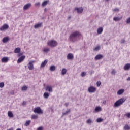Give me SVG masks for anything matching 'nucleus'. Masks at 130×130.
<instances>
[{
  "label": "nucleus",
  "instance_id": "34",
  "mask_svg": "<svg viewBox=\"0 0 130 130\" xmlns=\"http://www.w3.org/2000/svg\"><path fill=\"white\" fill-rule=\"evenodd\" d=\"M44 52H45V53H47V52H49L50 51V49L49 48H45L43 50Z\"/></svg>",
  "mask_w": 130,
  "mask_h": 130
},
{
  "label": "nucleus",
  "instance_id": "44",
  "mask_svg": "<svg viewBox=\"0 0 130 130\" xmlns=\"http://www.w3.org/2000/svg\"><path fill=\"white\" fill-rule=\"evenodd\" d=\"M126 23L127 24H130V17H129L126 21Z\"/></svg>",
  "mask_w": 130,
  "mask_h": 130
},
{
  "label": "nucleus",
  "instance_id": "27",
  "mask_svg": "<svg viewBox=\"0 0 130 130\" xmlns=\"http://www.w3.org/2000/svg\"><path fill=\"white\" fill-rule=\"evenodd\" d=\"M102 110V109L100 107H96L95 108V112H99L100 111H101Z\"/></svg>",
  "mask_w": 130,
  "mask_h": 130
},
{
  "label": "nucleus",
  "instance_id": "22",
  "mask_svg": "<svg viewBox=\"0 0 130 130\" xmlns=\"http://www.w3.org/2000/svg\"><path fill=\"white\" fill-rule=\"evenodd\" d=\"M55 69L56 67L54 65L51 66L50 67V71H51V72H54V71H55Z\"/></svg>",
  "mask_w": 130,
  "mask_h": 130
},
{
  "label": "nucleus",
  "instance_id": "11",
  "mask_svg": "<svg viewBox=\"0 0 130 130\" xmlns=\"http://www.w3.org/2000/svg\"><path fill=\"white\" fill-rule=\"evenodd\" d=\"M75 11H77V13H78V14H82V13H83V12L84 11V9L82 7L76 8H75Z\"/></svg>",
  "mask_w": 130,
  "mask_h": 130
},
{
  "label": "nucleus",
  "instance_id": "47",
  "mask_svg": "<svg viewBox=\"0 0 130 130\" xmlns=\"http://www.w3.org/2000/svg\"><path fill=\"white\" fill-rule=\"evenodd\" d=\"M37 130H43V127H39L37 129Z\"/></svg>",
  "mask_w": 130,
  "mask_h": 130
},
{
  "label": "nucleus",
  "instance_id": "40",
  "mask_svg": "<svg viewBox=\"0 0 130 130\" xmlns=\"http://www.w3.org/2000/svg\"><path fill=\"white\" fill-rule=\"evenodd\" d=\"M111 74L112 75H115V74H116V71H115V70L113 69L112 72H111Z\"/></svg>",
  "mask_w": 130,
  "mask_h": 130
},
{
  "label": "nucleus",
  "instance_id": "1",
  "mask_svg": "<svg viewBox=\"0 0 130 130\" xmlns=\"http://www.w3.org/2000/svg\"><path fill=\"white\" fill-rule=\"evenodd\" d=\"M81 35V33L78 31H74L71 34L69 37L70 41H71V42H76V41H78V39H79Z\"/></svg>",
  "mask_w": 130,
  "mask_h": 130
},
{
  "label": "nucleus",
  "instance_id": "23",
  "mask_svg": "<svg viewBox=\"0 0 130 130\" xmlns=\"http://www.w3.org/2000/svg\"><path fill=\"white\" fill-rule=\"evenodd\" d=\"M71 112V109H68L67 111H66L64 113H62V116H64V115H68L69 113Z\"/></svg>",
  "mask_w": 130,
  "mask_h": 130
},
{
  "label": "nucleus",
  "instance_id": "33",
  "mask_svg": "<svg viewBox=\"0 0 130 130\" xmlns=\"http://www.w3.org/2000/svg\"><path fill=\"white\" fill-rule=\"evenodd\" d=\"M31 118V119H37L38 118V115L35 114L32 115Z\"/></svg>",
  "mask_w": 130,
  "mask_h": 130
},
{
  "label": "nucleus",
  "instance_id": "17",
  "mask_svg": "<svg viewBox=\"0 0 130 130\" xmlns=\"http://www.w3.org/2000/svg\"><path fill=\"white\" fill-rule=\"evenodd\" d=\"M2 62H8L9 61V58L8 57H4L1 59Z\"/></svg>",
  "mask_w": 130,
  "mask_h": 130
},
{
  "label": "nucleus",
  "instance_id": "6",
  "mask_svg": "<svg viewBox=\"0 0 130 130\" xmlns=\"http://www.w3.org/2000/svg\"><path fill=\"white\" fill-rule=\"evenodd\" d=\"M96 90V88L94 86H90L88 89V91L89 93H95Z\"/></svg>",
  "mask_w": 130,
  "mask_h": 130
},
{
  "label": "nucleus",
  "instance_id": "16",
  "mask_svg": "<svg viewBox=\"0 0 130 130\" xmlns=\"http://www.w3.org/2000/svg\"><path fill=\"white\" fill-rule=\"evenodd\" d=\"M48 62V60H45L43 62H42L41 64V68H44L45 66L47 64V62Z\"/></svg>",
  "mask_w": 130,
  "mask_h": 130
},
{
  "label": "nucleus",
  "instance_id": "55",
  "mask_svg": "<svg viewBox=\"0 0 130 130\" xmlns=\"http://www.w3.org/2000/svg\"><path fill=\"white\" fill-rule=\"evenodd\" d=\"M25 68H27V66H25Z\"/></svg>",
  "mask_w": 130,
  "mask_h": 130
},
{
  "label": "nucleus",
  "instance_id": "25",
  "mask_svg": "<svg viewBox=\"0 0 130 130\" xmlns=\"http://www.w3.org/2000/svg\"><path fill=\"white\" fill-rule=\"evenodd\" d=\"M30 123H31V121L30 120H28L27 121H26L24 124V125L25 126H29Z\"/></svg>",
  "mask_w": 130,
  "mask_h": 130
},
{
  "label": "nucleus",
  "instance_id": "31",
  "mask_svg": "<svg viewBox=\"0 0 130 130\" xmlns=\"http://www.w3.org/2000/svg\"><path fill=\"white\" fill-rule=\"evenodd\" d=\"M67 74V69L66 68H63L61 71V75H64Z\"/></svg>",
  "mask_w": 130,
  "mask_h": 130
},
{
  "label": "nucleus",
  "instance_id": "48",
  "mask_svg": "<svg viewBox=\"0 0 130 130\" xmlns=\"http://www.w3.org/2000/svg\"><path fill=\"white\" fill-rule=\"evenodd\" d=\"M22 105L24 106L25 105H26V102L25 101H23V103H22Z\"/></svg>",
  "mask_w": 130,
  "mask_h": 130
},
{
  "label": "nucleus",
  "instance_id": "14",
  "mask_svg": "<svg viewBox=\"0 0 130 130\" xmlns=\"http://www.w3.org/2000/svg\"><path fill=\"white\" fill-rule=\"evenodd\" d=\"M103 57V55L101 54H99L95 56V57H94V59H95V60H98L99 59H102Z\"/></svg>",
  "mask_w": 130,
  "mask_h": 130
},
{
  "label": "nucleus",
  "instance_id": "37",
  "mask_svg": "<svg viewBox=\"0 0 130 130\" xmlns=\"http://www.w3.org/2000/svg\"><path fill=\"white\" fill-rule=\"evenodd\" d=\"M125 42H126V41L124 40V39H121L120 41V43H121V44H124Z\"/></svg>",
  "mask_w": 130,
  "mask_h": 130
},
{
  "label": "nucleus",
  "instance_id": "30",
  "mask_svg": "<svg viewBox=\"0 0 130 130\" xmlns=\"http://www.w3.org/2000/svg\"><path fill=\"white\" fill-rule=\"evenodd\" d=\"M49 96H50V94L49 93H48V92H45L44 93V97L45 98V99H48Z\"/></svg>",
  "mask_w": 130,
  "mask_h": 130
},
{
  "label": "nucleus",
  "instance_id": "15",
  "mask_svg": "<svg viewBox=\"0 0 130 130\" xmlns=\"http://www.w3.org/2000/svg\"><path fill=\"white\" fill-rule=\"evenodd\" d=\"M121 19H122V17H115L113 18V21H114V22H118V21H120Z\"/></svg>",
  "mask_w": 130,
  "mask_h": 130
},
{
  "label": "nucleus",
  "instance_id": "28",
  "mask_svg": "<svg viewBox=\"0 0 130 130\" xmlns=\"http://www.w3.org/2000/svg\"><path fill=\"white\" fill-rule=\"evenodd\" d=\"M86 122L87 124H92L93 123V120L92 119H88Z\"/></svg>",
  "mask_w": 130,
  "mask_h": 130
},
{
  "label": "nucleus",
  "instance_id": "38",
  "mask_svg": "<svg viewBox=\"0 0 130 130\" xmlns=\"http://www.w3.org/2000/svg\"><path fill=\"white\" fill-rule=\"evenodd\" d=\"M93 50H94V51H98V50H100V46H98L93 49Z\"/></svg>",
  "mask_w": 130,
  "mask_h": 130
},
{
  "label": "nucleus",
  "instance_id": "45",
  "mask_svg": "<svg viewBox=\"0 0 130 130\" xmlns=\"http://www.w3.org/2000/svg\"><path fill=\"white\" fill-rule=\"evenodd\" d=\"M81 76H82V77H85V76H86V72H82V73H81Z\"/></svg>",
  "mask_w": 130,
  "mask_h": 130
},
{
  "label": "nucleus",
  "instance_id": "13",
  "mask_svg": "<svg viewBox=\"0 0 130 130\" xmlns=\"http://www.w3.org/2000/svg\"><path fill=\"white\" fill-rule=\"evenodd\" d=\"M124 71H129V70H130V63H128L124 65Z\"/></svg>",
  "mask_w": 130,
  "mask_h": 130
},
{
  "label": "nucleus",
  "instance_id": "49",
  "mask_svg": "<svg viewBox=\"0 0 130 130\" xmlns=\"http://www.w3.org/2000/svg\"><path fill=\"white\" fill-rule=\"evenodd\" d=\"M65 106H66V107H68V106H69V103H66Z\"/></svg>",
  "mask_w": 130,
  "mask_h": 130
},
{
  "label": "nucleus",
  "instance_id": "43",
  "mask_svg": "<svg viewBox=\"0 0 130 130\" xmlns=\"http://www.w3.org/2000/svg\"><path fill=\"white\" fill-rule=\"evenodd\" d=\"M35 5L36 7H39V6H40V3L37 2V3H35Z\"/></svg>",
  "mask_w": 130,
  "mask_h": 130
},
{
  "label": "nucleus",
  "instance_id": "3",
  "mask_svg": "<svg viewBox=\"0 0 130 130\" xmlns=\"http://www.w3.org/2000/svg\"><path fill=\"white\" fill-rule=\"evenodd\" d=\"M48 45L50 47H55V46H57V42L54 40H51L48 42Z\"/></svg>",
  "mask_w": 130,
  "mask_h": 130
},
{
  "label": "nucleus",
  "instance_id": "4",
  "mask_svg": "<svg viewBox=\"0 0 130 130\" xmlns=\"http://www.w3.org/2000/svg\"><path fill=\"white\" fill-rule=\"evenodd\" d=\"M34 62H35V61L31 60L27 64L28 69L29 70V71H32V70L34 69V65L33 64Z\"/></svg>",
  "mask_w": 130,
  "mask_h": 130
},
{
  "label": "nucleus",
  "instance_id": "9",
  "mask_svg": "<svg viewBox=\"0 0 130 130\" xmlns=\"http://www.w3.org/2000/svg\"><path fill=\"white\" fill-rule=\"evenodd\" d=\"M31 6H32V4H31V3H28V4H25L23 6V10L27 11V10H28V9H29V8L31 7Z\"/></svg>",
  "mask_w": 130,
  "mask_h": 130
},
{
  "label": "nucleus",
  "instance_id": "51",
  "mask_svg": "<svg viewBox=\"0 0 130 130\" xmlns=\"http://www.w3.org/2000/svg\"><path fill=\"white\" fill-rule=\"evenodd\" d=\"M71 18H72V17L71 16H68L67 19H68V20H71Z\"/></svg>",
  "mask_w": 130,
  "mask_h": 130
},
{
  "label": "nucleus",
  "instance_id": "21",
  "mask_svg": "<svg viewBox=\"0 0 130 130\" xmlns=\"http://www.w3.org/2000/svg\"><path fill=\"white\" fill-rule=\"evenodd\" d=\"M124 93V89H120L117 91V95H122Z\"/></svg>",
  "mask_w": 130,
  "mask_h": 130
},
{
  "label": "nucleus",
  "instance_id": "32",
  "mask_svg": "<svg viewBox=\"0 0 130 130\" xmlns=\"http://www.w3.org/2000/svg\"><path fill=\"white\" fill-rule=\"evenodd\" d=\"M8 115L9 117H14V115L13 114L12 111H9L8 112Z\"/></svg>",
  "mask_w": 130,
  "mask_h": 130
},
{
  "label": "nucleus",
  "instance_id": "54",
  "mask_svg": "<svg viewBox=\"0 0 130 130\" xmlns=\"http://www.w3.org/2000/svg\"><path fill=\"white\" fill-rule=\"evenodd\" d=\"M20 55H22V53H20V54H19V56H20Z\"/></svg>",
  "mask_w": 130,
  "mask_h": 130
},
{
  "label": "nucleus",
  "instance_id": "52",
  "mask_svg": "<svg viewBox=\"0 0 130 130\" xmlns=\"http://www.w3.org/2000/svg\"><path fill=\"white\" fill-rule=\"evenodd\" d=\"M103 103L104 104H106V101H104L103 102Z\"/></svg>",
  "mask_w": 130,
  "mask_h": 130
},
{
  "label": "nucleus",
  "instance_id": "5",
  "mask_svg": "<svg viewBox=\"0 0 130 130\" xmlns=\"http://www.w3.org/2000/svg\"><path fill=\"white\" fill-rule=\"evenodd\" d=\"M34 112H35V113H38V114H42L43 113V111L41 110V108L39 107L35 108Z\"/></svg>",
  "mask_w": 130,
  "mask_h": 130
},
{
  "label": "nucleus",
  "instance_id": "18",
  "mask_svg": "<svg viewBox=\"0 0 130 130\" xmlns=\"http://www.w3.org/2000/svg\"><path fill=\"white\" fill-rule=\"evenodd\" d=\"M9 40H10V38L8 37H6L3 39L2 42H3V43H7Z\"/></svg>",
  "mask_w": 130,
  "mask_h": 130
},
{
  "label": "nucleus",
  "instance_id": "8",
  "mask_svg": "<svg viewBox=\"0 0 130 130\" xmlns=\"http://www.w3.org/2000/svg\"><path fill=\"white\" fill-rule=\"evenodd\" d=\"M67 59L70 60H73L74 59V54L72 53H68L67 54Z\"/></svg>",
  "mask_w": 130,
  "mask_h": 130
},
{
  "label": "nucleus",
  "instance_id": "26",
  "mask_svg": "<svg viewBox=\"0 0 130 130\" xmlns=\"http://www.w3.org/2000/svg\"><path fill=\"white\" fill-rule=\"evenodd\" d=\"M48 4V1L46 0V1H44L42 3V7H45V6H47Z\"/></svg>",
  "mask_w": 130,
  "mask_h": 130
},
{
  "label": "nucleus",
  "instance_id": "19",
  "mask_svg": "<svg viewBox=\"0 0 130 130\" xmlns=\"http://www.w3.org/2000/svg\"><path fill=\"white\" fill-rule=\"evenodd\" d=\"M102 32H103V27H99L97 30V34H102Z\"/></svg>",
  "mask_w": 130,
  "mask_h": 130
},
{
  "label": "nucleus",
  "instance_id": "2",
  "mask_svg": "<svg viewBox=\"0 0 130 130\" xmlns=\"http://www.w3.org/2000/svg\"><path fill=\"white\" fill-rule=\"evenodd\" d=\"M124 102H125V99L122 98L115 102L113 106L114 107H119L120 105H122Z\"/></svg>",
  "mask_w": 130,
  "mask_h": 130
},
{
  "label": "nucleus",
  "instance_id": "12",
  "mask_svg": "<svg viewBox=\"0 0 130 130\" xmlns=\"http://www.w3.org/2000/svg\"><path fill=\"white\" fill-rule=\"evenodd\" d=\"M25 56H21L17 60V63H21V62H22V61L25 59Z\"/></svg>",
  "mask_w": 130,
  "mask_h": 130
},
{
  "label": "nucleus",
  "instance_id": "50",
  "mask_svg": "<svg viewBox=\"0 0 130 130\" xmlns=\"http://www.w3.org/2000/svg\"><path fill=\"white\" fill-rule=\"evenodd\" d=\"M126 81H127L128 82H129V81H130V77H128L127 78Z\"/></svg>",
  "mask_w": 130,
  "mask_h": 130
},
{
  "label": "nucleus",
  "instance_id": "46",
  "mask_svg": "<svg viewBox=\"0 0 130 130\" xmlns=\"http://www.w3.org/2000/svg\"><path fill=\"white\" fill-rule=\"evenodd\" d=\"M114 12H118V11H119V9L118 8H115L114 10H113Z\"/></svg>",
  "mask_w": 130,
  "mask_h": 130
},
{
  "label": "nucleus",
  "instance_id": "53",
  "mask_svg": "<svg viewBox=\"0 0 130 130\" xmlns=\"http://www.w3.org/2000/svg\"><path fill=\"white\" fill-rule=\"evenodd\" d=\"M16 130H22L21 128H17Z\"/></svg>",
  "mask_w": 130,
  "mask_h": 130
},
{
  "label": "nucleus",
  "instance_id": "29",
  "mask_svg": "<svg viewBox=\"0 0 130 130\" xmlns=\"http://www.w3.org/2000/svg\"><path fill=\"white\" fill-rule=\"evenodd\" d=\"M28 89V86L24 85L21 87V91H27Z\"/></svg>",
  "mask_w": 130,
  "mask_h": 130
},
{
  "label": "nucleus",
  "instance_id": "20",
  "mask_svg": "<svg viewBox=\"0 0 130 130\" xmlns=\"http://www.w3.org/2000/svg\"><path fill=\"white\" fill-rule=\"evenodd\" d=\"M42 26V23H38L34 25L35 29H38V28H40Z\"/></svg>",
  "mask_w": 130,
  "mask_h": 130
},
{
  "label": "nucleus",
  "instance_id": "24",
  "mask_svg": "<svg viewBox=\"0 0 130 130\" xmlns=\"http://www.w3.org/2000/svg\"><path fill=\"white\" fill-rule=\"evenodd\" d=\"M21 52V49L19 47L16 48L14 50L15 53H20Z\"/></svg>",
  "mask_w": 130,
  "mask_h": 130
},
{
  "label": "nucleus",
  "instance_id": "42",
  "mask_svg": "<svg viewBox=\"0 0 130 130\" xmlns=\"http://www.w3.org/2000/svg\"><path fill=\"white\" fill-rule=\"evenodd\" d=\"M101 85V82L100 81H98L96 82V86L97 87H100V85Z\"/></svg>",
  "mask_w": 130,
  "mask_h": 130
},
{
  "label": "nucleus",
  "instance_id": "56",
  "mask_svg": "<svg viewBox=\"0 0 130 130\" xmlns=\"http://www.w3.org/2000/svg\"><path fill=\"white\" fill-rule=\"evenodd\" d=\"M106 1H109V0H106Z\"/></svg>",
  "mask_w": 130,
  "mask_h": 130
},
{
  "label": "nucleus",
  "instance_id": "41",
  "mask_svg": "<svg viewBox=\"0 0 130 130\" xmlns=\"http://www.w3.org/2000/svg\"><path fill=\"white\" fill-rule=\"evenodd\" d=\"M125 116H126L128 118H130V113H127L124 115Z\"/></svg>",
  "mask_w": 130,
  "mask_h": 130
},
{
  "label": "nucleus",
  "instance_id": "10",
  "mask_svg": "<svg viewBox=\"0 0 130 130\" xmlns=\"http://www.w3.org/2000/svg\"><path fill=\"white\" fill-rule=\"evenodd\" d=\"M9 28V25L7 24H4L1 28L0 31H4V30H7Z\"/></svg>",
  "mask_w": 130,
  "mask_h": 130
},
{
  "label": "nucleus",
  "instance_id": "7",
  "mask_svg": "<svg viewBox=\"0 0 130 130\" xmlns=\"http://www.w3.org/2000/svg\"><path fill=\"white\" fill-rule=\"evenodd\" d=\"M45 91H47L48 92H50V93H52L53 89H52V86L50 85H47L45 87Z\"/></svg>",
  "mask_w": 130,
  "mask_h": 130
},
{
  "label": "nucleus",
  "instance_id": "39",
  "mask_svg": "<svg viewBox=\"0 0 130 130\" xmlns=\"http://www.w3.org/2000/svg\"><path fill=\"white\" fill-rule=\"evenodd\" d=\"M5 86V83L4 82L0 83V88H4Z\"/></svg>",
  "mask_w": 130,
  "mask_h": 130
},
{
  "label": "nucleus",
  "instance_id": "36",
  "mask_svg": "<svg viewBox=\"0 0 130 130\" xmlns=\"http://www.w3.org/2000/svg\"><path fill=\"white\" fill-rule=\"evenodd\" d=\"M124 130H129L130 129V126H128V125H125L124 127Z\"/></svg>",
  "mask_w": 130,
  "mask_h": 130
},
{
  "label": "nucleus",
  "instance_id": "35",
  "mask_svg": "<svg viewBox=\"0 0 130 130\" xmlns=\"http://www.w3.org/2000/svg\"><path fill=\"white\" fill-rule=\"evenodd\" d=\"M103 121V119L102 118H99L96 119V122H102Z\"/></svg>",
  "mask_w": 130,
  "mask_h": 130
}]
</instances>
